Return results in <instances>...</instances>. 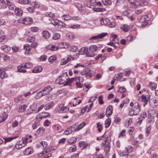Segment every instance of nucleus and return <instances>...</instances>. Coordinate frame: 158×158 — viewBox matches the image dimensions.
Instances as JSON below:
<instances>
[{"mask_svg":"<svg viewBox=\"0 0 158 158\" xmlns=\"http://www.w3.org/2000/svg\"><path fill=\"white\" fill-rule=\"evenodd\" d=\"M88 48L84 47L81 49L79 51V52L81 54H83L84 53H86L88 52Z\"/></svg>","mask_w":158,"mask_h":158,"instance_id":"obj_45","label":"nucleus"},{"mask_svg":"<svg viewBox=\"0 0 158 158\" xmlns=\"http://www.w3.org/2000/svg\"><path fill=\"white\" fill-rule=\"evenodd\" d=\"M140 110L139 106V104L137 102L135 103V106L130 110L129 115L133 116L138 114L140 111Z\"/></svg>","mask_w":158,"mask_h":158,"instance_id":"obj_2","label":"nucleus"},{"mask_svg":"<svg viewBox=\"0 0 158 158\" xmlns=\"http://www.w3.org/2000/svg\"><path fill=\"white\" fill-rule=\"evenodd\" d=\"M69 108L68 106H64L63 103L60 104L57 108V110L60 113H64L68 111Z\"/></svg>","mask_w":158,"mask_h":158,"instance_id":"obj_5","label":"nucleus"},{"mask_svg":"<svg viewBox=\"0 0 158 158\" xmlns=\"http://www.w3.org/2000/svg\"><path fill=\"white\" fill-rule=\"evenodd\" d=\"M17 136H15L14 137H10L8 138H5L4 139L5 141L4 143H6L8 142H9L12 140V139L17 138Z\"/></svg>","mask_w":158,"mask_h":158,"instance_id":"obj_41","label":"nucleus"},{"mask_svg":"<svg viewBox=\"0 0 158 158\" xmlns=\"http://www.w3.org/2000/svg\"><path fill=\"white\" fill-rule=\"evenodd\" d=\"M141 97L142 100V101H143L144 102L145 105L147 104L149 98H147L146 96L144 95H142Z\"/></svg>","mask_w":158,"mask_h":158,"instance_id":"obj_34","label":"nucleus"},{"mask_svg":"<svg viewBox=\"0 0 158 158\" xmlns=\"http://www.w3.org/2000/svg\"><path fill=\"white\" fill-rule=\"evenodd\" d=\"M109 21L110 20L109 19L106 18L105 19H102L101 21V24H109Z\"/></svg>","mask_w":158,"mask_h":158,"instance_id":"obj_36","label":"nucleus"},{"mask_svg":"<svg viewBox=\"0 0 158 158\" xmlns=\"http://www.w3.org/2000/svg\"><path fill=\"white\" fill-rule=\"evenodd\" d=\"M31 148L30 147L28 148L25 149V151L24 152V154L26 155H27L31 154Z\"/></svg>","mask_w":158,"mask_h":158,"instance_id":"obj_29","label":"nucleus"},{"mask_svg":"<svg viewBox=\"0 0 158 158\" xmlns=\"http://www.w3.org/2000/svg\"><path fill=\"white\" fill-rule=\"evenodd\" d=\"M133 148L131 146H128L126 148V150L123 151V153L124 156H128V158H131L130 156H129L128 153L132 152Z\"/></svg>","mask_w":158,"mask_h":158,"instance_id":"obj_7","label":"nucleus"},{"mask_svg":"<svg viewBox=\"0 0 158 158\" xmlns=\"http://www.w3.org/2000/svg\"><path fill=\"white\" fill-rule=\"evenodd\" d=\"M85 125V123L83 122L81 123L77 127L75 131H79L82 128H83Z\"/></svg>","mask_w":158,"mask_h":158,"instance_id":"obj_32","label":"nucleus"},{"mask_svg":"<svg viewBox=\"0 0 158 158\" xmlns=\"http://www.w3.org/2000/svg\"><path fill=\"white\" fill-rule=\"evenodd\" d=\"M0 7L5 9L7 7V4L5 1H2L1 3L0 4Z\"/></svg>","mask_w":158,"mask_h":158,"instance_id":"obj_44","label":"nucleus"},{"mask_svg":"<svg viewBox=\"0 0 158 158\" xmlns=\"http://www.w3.org/2000/svg\"><path fill=\"white\" fill-rule=\"evenodd\" d=\"M77 150L76 147L75 145H73L70 147L69 149L70 152H72L76 151Z\"/></svg>","mask_w":158,"mask_h":158,"instance_id":"obj_40","label":"nucleus"},{"mask_svg":"<svg viewBox=\"0 0 158 158\" xmlns=\"http://www.w3.org/2000/svg\"><path fill=\"white\" fill-rule=\"evenodd\" d=\"M149 86L152 90H156L157 85L156 83L150 82L149 83Z\"/></svg>","mask_w":158,"mask_h":158,"instance_id":"obj_22","label":"nucleus"},{"mask_svg":"<svg viewBox=\"0 0 158 158\" xmlns=\"http://www.w3.org/2000/svg\"><path fill=\"white\" fill-rule=\"evenodd\" d=\"M89 49L91 51H96L98 49V47L95 45H93L90 46Z\"/></svg>","mask_w":158,"mask_h":158,"instance_id":"obj_47","label":"nucleus"},{"mask_svg":"<svg viewBox=\"0 0 158 158\" xmlns=\"http://www.w3.org/2000/svg\"><path fill=\"white\" fill-rule=\"evenodd\" d=\"M25 68L23 66V64H21L18 67V71L19 72L25 73L27 72V70L23 69Z\"/></svg>","mask_w":158,"mask_h":158,"instance_id":"obj_14","label":"nucleus"},{"mask_svg":"<svg viewBox=\"0 0 158 158\" xmlns=\"http://www.w3.org/2000/svg\"><path fill=\"white\" fill-rule=\"evenodd\" d=\"M78 49L77 47L74 46H72L70 48V50L72 52H76Z\"/></svg>","mask_w":158,"mask_h":158,"instance_id":"obj_61","label":"nucleus"},{"mask_svg":"<svg viewBox=\"0 0 158 158\" xmlns=\"http://www.w3.org/2000/svg\"><path fill=\"white\" fill-rule=\"evenodd\" d=\"M18 3L22 4H28L30 3V0H19Z\"/></svg>","mask_w":158,"mask_h":158,"instance_id":"obj_24","label":"nucleus"},{"mask_svg":"<svg viewBox=\"0 0 158 158\" xmlns=\"http://www.w3.org/2000/svg\"><path fill=\"white\" fill-rule=\"evenodd\" d=\"M17 117L15 118V120L13 121L12 124V125H11V126L13 127H14V128L17 126L19 124L18 122L16 120V119H17Z\"/></svg>","mask_w":158,"mask_h":158,"instance_id":"obj_33","label":"nucleus"},{"mask_svg":"<svg viewBox=\"0 0 158 158\" xmlns=\"http://www.w3.org/2000/svg\"><path fill=\"white\" fill-rule=\"evenodd\" d=\"M89 71H90V69H89L85 68L83 69L82 72H81V74L82 75L84 76L85 74V73H87L88 72H89Z\"/></svg>","mask_w":158,"mask_h":158,"instance_id":"obj_57","label":"nucleus"},{"mask_svg":"<svg viewBox=\"0 0 158 158\" xmlns=\"http://www.w3.org/2000/svg\"><path fill=\"white\" fill-rule=\"evenodd\" d=\"M58 22L59 20L57 19H52L51 23L54 25H57Z\"/></svg>","mask_w":158,"mask_h":158,"instance_id":"obj_55","label":"nucleus"},{"mask_svg":"<svg viewBox=\"0 0 158 158\" xmlns=\"http://www.w3.org/2000/svg\"><path fill=\"white\" fill-rule=\"evenodd\" d=\"M94 10L96 12H104L106 10L105 9L99 7L94 8Z\"/></svg>","mask_w":158,"mask_h":158,"instance_id":"obj_35","label":"nucleus"},{"mask_svg":"<svg viewBox=\"0 0 158 158\" xmlns=\"http://www.w3.org/2000/svg\"><path fill=\"white\" fill-rule=\"evenodd\" d=\"M23 48L26 51H28L31 49V47L28 44H26L24 46Z\"/></svg>","mask_w":158,"mask_h":158,"instance_id":"obj_46","label":"nucleus"},{"mask_svg":"<svg viewBox=\"0 0 158 158\" xmlns=\"http://www.w3.org/2000/svg\"><path fill=\"white\" fill-rule=\"evenodd\" d=\"M23 97L22 95H20L18 96L17 97L14 99V101L16 102H19L23 99Z\"/></svg>","mask_w":158,"mask_h":158,"instance_id":"obj_37","label":"nucleus"},{"mask_svg":"<svg viewBox=\"0 0 158 158\" xmlns=\"http://www.w3.org/2000/svg\"><path fill=\"white\" fill-rule=\"evenodd\" d=\"M69 81H68L69 82V85H70L71 83L73 82V81H75L76 82L77 81H79V82H80V77H73L71 79H69Z\"/></svg>","mask_w":158,"mask_h":158,"instance_id":"obj_21","label":"nucleus"},{"mask_svg":"<svg viewBox=\"0 0 158 158\" xmlns=\"http://www.w3.org/2000/svg\"><path fill=\"white\" fill-rule=\"evenodd\" d=\"M57 25L59 27H60V28H61V27H65L66 26V24L64 23L59 20Z\"/></svg>","mask_w":158,"mask_h":158,"instance_id":"obj_53","label":"nucleus"},{"mask_svg":"<svg viewBox=\"0 0 158 158\" xmlns=\"http://www.w3.org/2000/svg\"><path fill=\"white\" fill-rule=\"evenodd\" d=\"M15 13L17 15L20 16L22 15L23 11L20 8L16 7L15 9Z\"/></svg>","mask_w":158,"mask_h":158,"instance_id":"obj_16","label":"nucleus"},{"mask_svg":"<svg viewBox=\"0 0 158 158\" xmlns=\"http://www.w3.org/2000/svg\"><path fill=\"white\" fill-rule=\"evenodd\" d=\"M70 127H69V128L66 129V130L64 131V134L65 135H68L70 134H71L73 131L72 130V129L70 128Z\"/></svg>","mask_w":158,"mask_h":158,"instance_id":"obj_39","label":"nucleus"},{"mask_svg":"<svg viewBox=\"0 0 158 158\" xmlns=\"http://www.w3.org/2000/svg\"><path fill=\"white\" fill-rule=\"evenodd\" d=\"M11 123H8L7 124V132L10 135H12L14 134L17 131L13 127L11 126Z\"/></svg>","mask_w":158,"mask_h":158,"instance_id":"obj_6","label":"nucleus"},{"mask_svg":"<svg viewBox=\"0 0 158 158\" xmlns=\"http://www.w3.org/2000/svg\"><path fill=\"white\" fill-rule=\"evenodd\" d=\"M78 123H76L75 124H73L72 126H70V128L72 129V130L75 131V128L77 127V126L78 125Z\"/></svg>","mask_w":158,"mask_h":158,"instance_id":"obj_59","label":"nucleus"},{"mask_svg":"<svg viewBox=\"0 0 158 158\" xmlns=\"http://www.w3.org/2000/svg\"><path fill=\"white\" fill-rule=\"evenodd\" d=\"M113 113L112 106L109 105L107 108L106 114L107 117L110 116Z\"/></svg>","mask_w":158,"mask_h":158,"instance_id":"obj_10","label":"nucleus"},{"mask_svg":"<svg viewBox=\"0 0 158 158\" xmlns=\"http://www.w3.org/2000/svg\"><path fill=\"white\" fill-rule=\"evenodd\" d=\"M54 105V102L51 101L47 104L44 106V108L46 110H48L52 108Z\"/></svg>","mask_w":158,"mask_h":158,"instance_id":"obj_18","label":"nucleus"},{"mask_svg":"<svg viewBox=\"0 0 158 158\" xmlns=\"http://www.w3.org/2000/svg\"><path fill=\"white\" fill-rule=\"evenodd\" d=\"M151 129V128L150 127H148L146 129L145 134L147 136H148L150 133Z\"/></svg>","mask_w":158,"mask_h":158,"instance_id":"obj_63","label":"nucleus"},{"mask_svg":"<svg viewBox=\"0 0 158 158\" xmlns=\"http://www.w3.org/2000/svg\"><path fill=\"white\" fill-rule=\"evenodd\" d=\"M102 2L105 5H108L111 3L110 0H104L102 1Z\"/></svg>","mask_w":158,"mask_h":158,"instance_id":"obj_58","label":"nucleus"},{"mask_svg":"<svg viewBox=\"0 0 158 158\" xmlns=\"http://www.w3.org/2000/svg\"><path fill=\"white\" fill-rule=\"evenodd\" d=\"M49 116L50 114L49 113L43 112L42 115L41 116L40 114H38L36 117V118L38 120H39V119L41 120L43 118V117L46 118L49 117Z\"/></svg>","mask_w":158,"mask_h":158,"instance_id":"obj_12","label":"nucleus"},{"mask_svg":"<svg viewBox=\"0 0 158 158\" xmlns=\"http://www.w3.org/2000/svg\"><path fill=\"white\" fill-rule=\"evenodd\" d=\"M35 40V38L34 36L29 37L27 39V41L28 42L33 43Z\"/></svg>","mask_w":158,"mask_h":158,"instance_id":"obj_52","label":"nucleus"},{"mask_svg":"<svg viewBox=\"0 0 158 158\" xmlns=\"http://www.w3.org/2000/svg\"><path fill=\"white\" fill-rule=\"evenodd\" d=\"M43 68L41 66L35 67L33 70L32 72L33 73H38L42 71Z\"/></svg>","mask_w":158,"mask_h":158,"instance_id":"obj_17","label":"nucleus"},{"mask_svg":"<svg viewBox=\"0 0 158 158\" xmlns=\"http://www.w3.org/2000/svg\"><path fill=\"white\" fill-rule=\"evenodd\" d=\"M121 28L124 32H127L128 31L129 27L127 25L125 24L121 27Z\"/></svg>","mask_w":158,"mask_h":158,"instance_id":"obj_31","label":"nucleus"},{"mask_svg":"<svg viewBox=\"0 0 158 158\" xmlns=\"http://www.w3.org/2000/svg\"><path fill=\"white\" fill-rule=\"evenodd\" d=\"M61 18L64 20L68 21L71 19V16L69 15H64L61 16Z\"/></svg>","mask_w":158,"mask_h":158,"instance_id":"obj_25","label":"nucleus"},{"mask_svg":"<svg viewBox=\"0 0 158 158\" xmlns=\"http://www.w3.org/2000/svg\"><path fill=\"white\" fill-rule=\"evenodd\" d=\"M132 122V119L130 118H128L126 120L125 125L126 126H128L131 124Z\"/></svg>","mask_w":158,"mask_h":158,"instance_id":"obj_50","label":"nucleus"},{"mask_svg":"<svg viewBox=\"0 0 158 158\" xmlns=\"http://www.w3.org/2000/svg\"><path fill=\"white\" fill-rule=\"evenodd\" d=\"M77 140L76 138L75 137H72L71 138L69 139L67 141L69 144H74L75 143Z\"/></svg>","mask_w":158,"mask_h":158,"instance_id":"obj_19","label":"nucleus"},{"mask_svg":"<svg viewBox=\"0 0 158 158\" xmlns=\"http://www.w3.org/2000/svg\"><path fill=\"white\" fill-rule=\"evenodd\" d=\"M69 79L67 73L66 72L58 78L56 81V83L64 86L69 85V82L68 81Z\"/></svg>","mask_w":158,"mask_h":158,"instance_id":"obj_1","label":"nucleus"},{"mask_svg":"<svg viewBox=\"0 0 158 158\" xmlns=\"http://www.w3.org/2000/svg\"><path fill=\"white\" fill-rule=\"evenodd\" d=\"M1 49L5 52H8L10 50V48L6 45H4L1 47Z\"/></svg>","mask_w":158,"mask_h":158,"instance_id":"obj_26","label":"nucleus"},{"mask_svg":"<svg viewBox=\"0 0 158 158\" xmlns=\"http://www.w3.org/2000/svg\"><path fill=\"white\" fill-rule=\"evenodd\" d=\"M47 48L48 49H50L52 51L57 50L58 49V47L52 44L49 45Z\"/></svg>","mask_w":158,"mask_h":158,"instance_id":"obj_23","label":"nucleus"},{"mask_svg":"<svg viewBox=\"0 0 158 158\" xmlns=\"http://www.w3.org/2000/svg\"><path fill=\"white\" fill-rule=\"evenodd\" d=\"M7 77V74L5 72H2V73H0V77L2 78L3 79Z\"/></svg>","mask_w":158,"mask_h":158,"instance_id":"obj_62","label":"nucleus"},{"mask_svg":"<svg viewBox=\"0 0 158 158\" xmlns=\"http://www.w3.org/2000/svg\"><path fill=\"white\" fill-rule=\"evenodd\" d=\"M32 4L34 7H29L27 8V10L30 12H34L35 11V7H37V4L36 2H32Z\"/></svg>","mask_w":158,"mask_h":158,"instance_id":"obj_13","label":"nucleus"},{"mask_svg":"<svg viewBox=\"0 0 158 158\" xmlns=\"http://www.w3.org/2000/svg\"><path fill=\"white\" fill-rule=\"evenodd\" d=\"M68 44L66 43L61 42L58 44V48H65L68 47Z\"/></svg>","mask_w":158,"mask_h":158,"instance_id":"obj_15","label":"nucleus"},{"mask_svg":"<svg viewBox=\"0 0 158 158\" xmlns=\"http://www.w3.org/2000/svg\"><path fill=\"white\" fill-rule=\"evenodd\" d=\"M7 37L6 36H3L0 37V42L6 41L7 40Z\"/></svg>","mask_w":158,"mask_h":158,"instance_id":"obj_64","label":"nucleus"},{"mask_svg":"<svg viewBox=\"0 0 158 158\" xmlns=\"http://www.w3.org/2000/svg\"><path fill=\"white\" fill-rule=\"evenodd\" d=\"M89 1L91 3L94 4V3H95L97 6H101L102 5V3L100 2H95V0H89Z\"/></svg>","mask_w":158,"mask_h":158,"instance_id":"obj_60","label":"nucleus"},{"mask_svg":"<svg viewBox=\"0 0 158 158\" xmlns=\"http://www.w3.org/2000/svg\"><path fill=\"white\" fill-rule=\"evenodd\" d=\"M26 110V105H24L22 106H20L19 107V111L23 112L25 111Z\"/></svg>","mask_w":158,"mask_h":158,"instance_id":"obj_42","label":"nucleus"},{"mask_svg":"<svg viewBox=\"0 0 158 158\" xmlns=\"http://www.w3.org/2000/svg\"><path fill=\"white\" fill-rule=\"evenodd\" d=\"M23 23L25 24H30L33 22V19L32 18L27 17L23 19Z\"/></svg>","mask_w":158,"mask_h":158,"instance_id":"obj_11","label":"nucleus"},{"mask_svg":"<svg viewBox=\"0 0 158 158\" xmlns=\"http://www.w3.org/2000/svg\"><path fill=\"white\" fill-rule=\"evenodd\" d=\"M88 146V144L84 141L80 142L79 143V146L80 147H83L84 148H86Z\"/></svg>","mask_w":158,"mask_h":158,"instance_id":"obj_28","label":"nucleus"},{"mask_svg":"<svg viewBox=\"0 0 158 158\" xmlns=\"http://www.w3.org/2000/svg\"><path fill=\"white\" fill-rule=\"evenodd\" d=\"M126 89L123 87L121 86L119 87L118 91L121 94H123L126 91Z\"/></svg>","mask_w":158,"mask_h":158,"instance_id":"obj_54","label":"nucleus"},{"mask_svg":"<svg viewBox=\"0 0 158 158\" xmlns=\"http://www.w3.org/2000/svg\"><path fill=\"white\" fill-rule=\"evenodd\" d=\"M52 89V88L49 86L45 87L42 91H40L37 93L36 98L38 99L43 96L48 94Z\"/></svg>","mask_w":158,"mask_h":158,"instance_id":"obj_3","label":"nucleus"},{"mask_svg":"<svg viewBox=\"0 0 158 158\" xmlns=\"http://www.w3.org/2000/svg\"><path fill=\"white\" fill-rule=\"evenodd\" d=\"M7 117V114H5L4 115L0 116V123H2L5 121Z\"/></svg>","mask_w":158,"mask_h":158,"instance_id":"obj_48","label":"nucleus"},{"mask_svg":"<svg viewBox=\"0 0 158 158\" xmlns=\"http://www.w3.org/2000/svg\"><path fill=\"white\" fill-rule=\"evenodd\" d=\"M60 37V34L58 33H55L54 34L53 38L55 40H57Z\"/></svg>","mask_w":158,"mask_h":158,"instance_id":"obj_56","label":"nucleus"},{"mask_svg":"<svg viewBox=\"0 0 158 158\" xmlns=\"http://www.w3.org/2000/svg\"><path fill=\"white\" fill-rule=\"evenodd\" d=\"M111 123V119L110 118H108L105 121V127L108 128L110 126Z\"/></svg>","mask_w":158,"mask_h":158,"instance_id":"obj_27","label":"nucleus"},{"mask_svg":"<svg viewBox=\"0 0 158 158\" xmlns=\"http://www.w3.org/2000/svg\"><path fill=\"white\" fill-rule=\"evenodd\" d=\"M26 143H24L22 139L21 140L18 141L16 144L15 147L17 149L22 148L26 145Z\"/></svg>","mask_w":158,"mask_h":158,"instance_id":"obj_9","label":"nucleus"},{"mask_svg":"<svg viewBox=\"0 0 158 158\" xmlns=\"http://www.w3.org/2000/svg\"><path fill=\"white\" fill-rule=\"evenodd\" d=\"M56 59V56H55L54 55L49 57L48 59L49 62H52L55 60Z\"/></svg>","mask_w":158,"mask_h":158,"instance_id":"obj_49","label":"nucleus"},{"mask_svg":"<svg viewBox=\"0 0 158 158\" xmlns=\"http://www.w3.org/2000/svg\"><path fill=\"white\" fill-rule=\"evenodd\" d=\"M102 143L103 146H104V151L106 152V156H108V152H109L110 148V143L107 140H105Z\"/></svg>","mask_w":158,"mask_h":158,"instance_id":"obj_4","label":"nucleus"},{"mask_svg":"<svg viewBox=\"0 0 158 158\" xmlns=\"http://www.w3.org/2000/svg\"><path fill=\"white\" fill-rule=\"evenodd\" d=\"M75 6L80 12L82 11V10L81 8H82V6L81 4L77 3H75Z\"/></svg>","mask_w":158,"mask_h":158,"instance_id":"obj_51","label":"nucleus"},{"mask_svg":"<svg viewBox=\"0 0 158 158\" xmlns=\"http://www.w3.org/2000/svg\"><path fill=\"white\" fill-rule=\"evenodd\" d=\"M6 108L0 109V116H2L4 115L5 114H6Z\"/></svg>","mask_w":158,"mask_h":158,"instance_id":"obj_38","label":"nucleus"},{"mask_svg":"<svg viewBox=\"0 0 158 158\" xmlns=\"http://www.w3.org/2000/svg\"><path fill=\"white\" fill-rule=\"evenodd\" d=\"M112 38L111 39H113L116 40L115 41V44H118L119 43L118 39L117 37V36L116 35L112 34L111 35Z\"/></svg>","mask_w":158,"mask_h":158,"instance_id":"obj_43","label":"nucleus"},{"mask_svg":"<svg viewBox=\"0 0 158 158\" xmlns=\"http://www.w3.org/2000/svg\"><path fill=\"white\" fill-rule=\"evenodd\" d=\"M108 35L107 33H103L96 36H93L89 39L90 40H96L99 39H102Z\"/></svg>","mask_w":158,"mask_h":158,"instance_id":"obj_8","label":"nucleus"},{"mask_svg":"<svg viewBox=\"0 0 158 158\" xmlns=\"http://www.w3.org/2000/svg\"><path fill=\"white\" fill-rule=\"evenodd\" d=\"M23 64V66L26 69L31 68L32 67V64L30 62L26 63L25 64Z\"/></svg>","mask_w":158,"mask_h":158,"instance_id":"obj_30","label":"nucleus"},{"mask_svg":"<svg viewBox=\"0 0 158 158\" xmlns=\"http://www.w3.org/2000/svg\"><path fill=\"white\" fill-rule=\"evenodd\" d=\"M42 35L45 39H48L50 36V33L47 31H44L43 32Z\"/></svg>","mask_w":158,"mask_h":158,"instance_id":"obj_20","label":"nucleus"}]
</instances>
